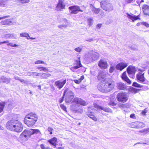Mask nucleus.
<instances>
[{
  "label": "nucleus",
  "instance_id": "nucleus-6",
  "mask_svg": "<svg viewBox=\"0 0 149 149\" xmlns=\"http://www.w3.org/2000/svg\"><path fill=\"white\" fill-rule=\"evenodd\" d=\"M32 134V132L30 130H25L20 135L19 139L21 140L26 141Z\"/></svg>",
  "mask_w": 149,
  "mask_h": 149
},
{
  "label": "nucleus",
  "instance_id": "nucleus-41",
  "mask_svg": "<svg viewBox=\"0 0 149 149\" xmlns=\"http://www.w3.org/2000/svg\"><path fill=\"white\" fill-rule=\"evenodd\" d=\"M47 130L49 132L50 134H53L52 132L54 131L53 129L51 127H49L47 129Z\"/></svg>",
  "mask_w": 149,
  "mask_h": 149
},
{
  "label": "nucleus",
  "instance_id": "nucleus-9",
  "mask_svg": "<svg viewBox=\"0 0 149 149\" xmlns=\"http://www.w3.org/2000/svg\"><path fill=\"white\" fill-rule=\"evenodd\" d=\"M71 109L76 113L81 114L83 112V110L82 107L78 104H73L71 106Z\"/></svg>",
  "mask_w": 149,
  "mask_h": 149
},
{
  "label": "nucleus",
  "instance_id": "nucleus-59",
  "mask_svg": "<svg viewBox=\"0 0 149 149\" xmlns=\"http://www.w3.org/2000/svg\"><path fill=\"white\" fill-rule=\"evenodd\" d=\"M9 42V41L6 40V41L1 42H0V45L4 43H8Z\"/></svg>",
  "mask_w": 149,
  "mask_h": 149
},
{
  "label": "nucleus",
  "instance_id": "nucleus-34",
  "mask_svg": "<svg viewBox=\"0 0 149 149\" xmlns=\"http://www.w3.org/2000/svg\"><path fill=\"white\" fill-rule=\"evenodd\" d=\"M87 115L88 117L91 118L94 121H95L97 120V118L93 114H88Z\"/></svg>",
  "mask_w": 149,
  "mask_h": 149
},
{
  "label": "nucleus",
  "instance_id": "nucleus-60",
  "mask_svg": "<svg viewBox=\"0 0 149 149\" xmlns=\"http://www.w3.org/2000/svg\"><path fill=\"white\" fill-rule=\"evenodd\" d=\"M11 35L8 34H7L5 35L4 36L6 38H8L10 37H11Z\"/></svg>",
  "mask_w": 149,
  "mask_h": 149
},
{
  "label": "nucleus",
  "instance_id": "nucleus-25",
  "mask_svg": "<svg viewBox=\"0 0 149 149\" xmlns=\"http://www.w3.org/2000/svg\"><path fill=\"white\" fill-rule=\"evenodd\" d=\"M118 88L120 90H123L125 87V85L122 83H118L117 84Z\"/></svg>",
  "mask_w": 149,
  "mask_h": 149
},
{
  "label": "nucleus",
  "instance_id": "nucleus-18",
  "mask_svg": "<svg viewBox=\"0 0 149 149\" xmlns=\"http://www.w3.org/2000/svg\"><path fill=\"white\" fill-rule=\"evenodd\" d=\"M127 65L128 64L127 63L121 62L117 65L116 66V68L117 70H121Z\"/></svg>",
  "mask_w": 149,
  "mask_h": 149
},
{
  "label": "nucleus",
  "instance_id": "nucleus-29",
  "mask_svg": "<svg viewBox=\"0 0 149 149\" xmlns=\"http://www.w3.org/2000/svg\"><path fill=\"white\" fill-rule=\"evenodd\" d=\"M38 69L40 71H44L46 72H50L48 68L45 67H38Z\"/></svg>",
  "mask_w": 149,
  "mask_h": 149
},
{
  "label": "nucleus",
  "instance_id": "nucleus-2",
  "mask_svg": "<svg viewBox=\"0 0 149 149\" xmlns=\"http://www.w3.org/2000/svg\"><path fill=\"white\" fill-rule=\"evenodd\" d=\"M6 126L8 129L17 132H21L23 128L22 123L16 120H13L8 121L6 123Z\"/></svg>",
  "mask_w": 149,
  "mask_h": 149
},
{
  "label": "nucleus",
  "instance_id": "nucleus-35",
  "mask_svg": "<svg viewBox=\"0 0 149 149\" xmlns=\"http://www.w3.org/2000/svg\"><path fill=\"white\" fill-rule=\"evenodd\" d=\"M72 99L73 97L67 96L66 98L65 101L67 103H69L72 101Z\"/></svg>",
  "mask_w": 149,
  "mask_h": 149
},
{
  "label": "nucleus",
  "instance_id": "nucleus-1",
  "mask_svg": "<svg viewBox=\"0 0 149 149\" xmlns=\"http://www.w3.org/2000/svg\"><path fill=\"white\" fill-rule=\"evenodd\" d=\"M106 74L101 72L98 75L97 78L104 85L99 84L98 86L99 90L103 93L107 92L111 90L114 87V82L110 78H105Z\"/></svg>",
  "mask_w": 149,
  "mask_h": 149
},
{
  "label": "nucleus",
  "instance_id": "nucleus-3",
  "mask_svg": "<svg viewBox=\"0 0 149 149\" xmlns=\"http://www.w3.org/2000/svg\"><path fill=\"white\" fill-rule=\"evenodd\" d=\"M38 116L35 113H30L27 115L24 120V123L29 127L33 126L37 121Z\"/></svg>",
  "mask_w": 149,
  "mask_h": 149
},
{
  "label": "nucleus",
  "instance_id": "nucleus-36",
  "mask_svg": "<svg viewBox=\"0 0 149 149\" xmlns=\"http://www.w3.org/2000/svg\"><path fill=\"white\" fill-rule=\"evenodd\" d=\"M133 86L138 88L142 87L143 86V85L139 84L136 82H133Z\"/></svg>",
  "mask_w": 149,
  "mask_h": 149
},
{
  "label": "nucleus",
  "instance_id": "nucleus-52",
  "mask_svg": "<svg viewBox=\"0 0 149 149\" xmlns=\"http://www.w3.org/2000/svg\"><path fill=\"white\" fill-rule=\"evenodd\" d=\"M40 74V73H38L36 72H33V76H38Z\"/></svg>",
  "mask_w": 149,
  "mask_h": 149
},
{
  "label": "nucleus",
  "instance_id": "nucleus-22",
  "mask_svg": "<svg viewBox=\"0 0 149 149\" xmlns=\"http://www.w3.org/2000/svg\"><path fill=\"white\" fill-rule=\"evenodd\" d=\"M11 80V79L10 78H7L3 76H2L0 78V82L7 84L10 82Z\"/></svg>",
  "mask_w": 149,
  "mask_h": 149
},
{
  "label": "nucleus",
  "instance_id": "nucleus-10",
  "mask_svg": "<svg viewBox=\"0 0 149 149\" xmlns=\"http://www.w3.org/2000/svg\"><path fill=\"white\" fill-rule=\"evenodd\" d=\"M66 3L64 0H58V3L56 7V10L57 11L62 10L65 9Z\"/></svg>",
  "mask_w": 149,
  "mask_h": 149
},
{
  "label": "nucleus",
  "instance_id": "nucleus-51",
  "mask_svg": "<svg viewBox=\"0 0 149 149\" xmlns=\"http://www.w3.org/2000/svg\"><path fill=\"white\" fill-rule=\"evenodd\" d=\"M100 11V13L99 15L100 17H102L104 15V13L102 10H101V11Z\"/></svg>",
  "mask_w": 149,
  "mask_h": 149
},
{
  "label": "nucleus",
  "instance_id": "nucleus-58",
  "mask_svg": "<svg viewBox=\"0 0 149 149\" xmlns=\"http://www.w3.org/2000/svg\"><path fill=\"white\" fill-rule=\"evenodd\" d=\"M9 17H10V16L8 15H7V16H3V17H0V20L2 19L7 18Z\"/></svg>",
  "mask_w": 149,
  "mask_h": 149
},
{
  "label": "nucleus",
  "instance_id": "nucleus-7",
  "mask_svg": "<svg viewBox=\"0 0 149 149\" xmlns=\"http://www.w3.org/2000/svg\"><path fill=\"white\" fill-rule=\"evenodd\" d=\"M116 98L118 101L123 102H125L128 99V96L125 93H120L117 95Z\"/></svg>",
  "mask_w": 149,
  "mask_h": 149
},
{
  "label": "nucleus",
  "instance_id": "nucleus-32",
  "mask_svg": "<svg viewBox=\"0 0 149 149\" xmlns=\"http://www.w3.org/2000/svg\"><path fill=\"white\" fill-rule=\"evenodd\" d=\"M0 6L2 7L7 6V4L6 1L3 0L0 1Z\"/></svg>",
  "mask_w": 149,
  "mask_h": 149
},
{
  "label": "nucleus",
  "instance_id": "nucleus-53",
  "mask_svg": "<svg viewBox=\"0 0 149 149\" xmlns=\"http://www.w3.org/2000/svg\"><path fill=\"white\" fill-rule=\"evenodd\" d=\"M19 81L21 82L22 83H24L26 84H27V83L28 82V81L26 80H24L23 79H20Z\"/></svg>",
  "mask_w": 149,
  "mask_h": 149
},
{
  "label": "nucleus",
  "instance_id": "nucleus-42",
  "mask_svg": "<svg viewBox=\"0 0 149 149\" xmlns=\"http://www.w3.org/2000/svg\"><path fill=\"white\" fill-rule=\"evenodd\" d=\"M35 63L36 64H45L44 61L40 60L36 61L35 62Z\"/></svg>",
  "mask_w": 149,
  "mask_h": 149
},
{
  "label": "nucleus",
  "instance_id": "nucleus-39",
  "mask_svg": "<svg viewBox=\"0 0 149 149\" xmlns=\"http://www.w3.org/2000/svg\"><path fill=\"white\" fill-rule=\"evenodd\" d=\"M5 104L4 102L0 103V113L3 111V109L5 106Z\"/></svg>",
  "mask_w": 149,
  "mask_h": 149
},
{
  "label": "nucleus",
  "instance_id": "nucleus-15",
  "mask_svg": "<svg viewBox=\"0 0 149 149\" xmlns=\"http://www.w3.org/2000/svg\"><path fill=\"white\" fill-rule=\"evenodd\" d=\"M98 65L100 68L102 69H105L108 67L107 61L104 59H101L100 60Z\"/></svg>",
  "mask_w": 149,
  "mask_h": 149
},
{
  "label": "nucleus",
  "instance_id": "nucleus-47",
  "mask_svg": "<svg viewBox=\"0 0 149 149\" xmlns=\"http://www.w3.org/2000/svg\"><path fill=\"white\" fill-rule=\"evenodd\" d=\"M75 51L77 52H80L81 51L82 48L80 47H79L75 49Z\"/></svg>",
  "mask_w": 149,
  "mask_h": 149
},
{
  "label": "nucleus",
  "instance_id": "nucleus-23",
  "mask_svg": "<svg viewBox=\"0 0 149 149\" xmlns=\"http://www.w3.org/2000/svg\"><path fill=\"white\" fill-rule=\"evenodd\" d=\"M0 23L2 24L3 25H11L13 24L12 19H10L2 21Z\"/></svg>",
  "mask_w": 149,
  "mask_h": 149
},
{
  "label": "nucleus",
  "instance_id": "nucleus-30",
  "mask_svg": "<svg viewBox=\"0 0 149 149\" xmlns=\"http://www.w3.org/2000/svg\"><path fill=\"white\" fill-rule=\"evenodd\" d=\"M64 21L65 23V24L61 25L58 26V27L60 28H62L63 27L66 28L68 24V22L65 19H64Z\"/></svg>",
  "mask_w": 149,
  "mask_h": 149
},
{
  "label": "nucleus",
  "instance_id": "nucleus-61",
  "mask_svg": "<svg viewBox=\"0 0 149 149\" xmlns=\"http://www.w3.org/2000/svg\"><path fill=\"white\" fill-rule=\"evenodd\" d=\"M109 104L112 106H114L116 105V104L114 102H111L109 103Z\"/></svg>",
  "mask_w": 149,
  "mask_h": 149
},
{
  "label": "nucleus",
  "instance_id": "nucleus-57",
  "mask_svg": "<svg viewBox=\"0 0 149 149\" xmlns=\"http://www.w3.org/2000/svg\"><path fill=\"white\" fill-rule=\"evenodd\" d=\"M74 81L77 84H79L81 82V80L79 79L78 80L75 79L74 80Z\"/></svg>",
  "mask_w": 149,
  "mask_h": 149
},
{
  "label": "nucleus",
  "instance_id": "nucleus-20",
  "mask_svg": "<svg viewBox=\"0 0 149 149\" xmlns=\"http://www.w3.org/2000/svg\"><path fill=\"white\" fill-rule=\"evenodd\" d=\"M57 139L56 137H53L52 139L49 140L48 141L50 143V144L54 146V148H57L56 145L57 144L56 142Z\"/></svg>",
  "mask_w": 149,
  "mask_h": 149
},
{
  "label": "nucleus",
  "instance_id": "nucleus-13",
  "mask_svg": "<svg viewBox=\"0 0 149 149\" xmlns=\"http://www.w3.org/2000/svg\"><path fill=\"white\" fill-rule=\"evenodd\" d=\"M72 102L75 103L77 104H79L84 106H86L88 104V103L86 102L84 100L78 97H75L74 98Z\"/></svg>",
  "mask_w": 149,
  "mask_h": 149
},
{
  "label": "nucleus",
  "instance_id": "nucleus-24",
  "mask_svg": "<svg viewBox=\"0 0 149 149\" xmlns=\"http://www.w3.org/2000/svg\"><path fill=\"white\" fill-rule=\"evenodd\" d=\"M122 78L123 80L126 81L128 84H130L131 83L130 80L126 76V72H124L123 73L122 76Z\"/></svg>",
  "mask_w": 149,
  "mask_h": 149
},
{
  "label": "nucleus",
  "instance_id": "nucleus-17",
  "mask_svg": "<svg viewBox=\"0 0 149 149\" xmlns=\"http://www.w3.org/2000/svg\"><path fill=\"white\" fill-rule=\"evenodd\" d=\"M93 105L94 107L95 108L97 109L98 110H100V109H102L104 111L107 112H110L111 111V110L110 109L104 107H103L100 106L96 103L94 102L93 103Z\"/></svg>",
  "mask_w": 149,
  "mask_h": 149
},
{
  "label": "nucleus",
  "instance_id": "nucleus-19",
  "mask_svg": "<svg viewBox=\"0 0 149 149\" xmlns=\"http://www.w3.org/2000/svg\"><path fill=\"white\" fill-rule=\"evenodd\" d=\"M128 18L131 20L133 22L139 18V16H136L132 14L127 13Z\"/></svg>",
  "mask_w": 149,
  "mask_h": 149
},
{
  "label": "nucleus",
  "instance_id": "nucleus-33",
  "mask_svg": "<svg viewBox=\"0 0 149 149\" xmlns=\"http://www.w3.org/2000/svg\"><path fill=\"white\" fill-rule=\"evenodd\" d=\"M41 77L42 78L46 79L51 76L50 74L49 73H42Z\"/></svg>",
  "mask_w": 149,
  "mask_h": 149
},
{
  "label": "nucleus",
  "instance_id": "nucleus-11",
  "mask_svg": "<svg viewBox=\"0 0 149 149\" xmlns=\"http://www.w3.org/2000/svg\"><path fill=\"white\" fill-rule=\"evenodd\" d=\"M136 71V70L134 66H130L127 68V72L131 78H134Z\"/></svg>",
  "mask_w": 149,
  "mask_h": 149
},
{
  "label": "nucleus",
  "instance_id": "nucleus-28",
  "mask_svg": "<svg viewBox=\"0 0 149 149\" xmlns=\"http://www.w3.org/2000/svg\"><path fill=\"white\" fill-rule=\"evenodd\" d=\"M18 2L21 5H24L30 2V0H17Z\"/></svg>",
  "mask_w": 149,
  "mask_h": 149
},
{
  "label": "nucleus",
  "instance_id": "nucleus-4",
  "mask_svg": "<svg viewBox=\"0 0 149 149\" xmlns=\"http://www.w3.org/2000/svg\"><path fill=\"white\" fill-rule=\"evenodd\" d=\"M99 57L98 53L92 51L86 54L84 59L87 62H89L97 60Z\"/></svg>",
  "mask_w": 149,
  "mask_h": 149
},
{
  "label": "nucleus",
  "instance_id": "nucleus-46",
  "mask_svg": "<svg viewBox=\"0 0 149 149\" xmlns=\"http://www.w3.org/2000/svg\"><path fill=\"white\" fill-rule=\"evenodd\" d=\"M40 147L41 149H50V148L49 147H46L44 145L42 144L40 145Z\"/></svg>",
  "mask_w": 149,
  "mask_h": 149
},
{
  "label": "nucleus",
  "instance_id": "nucleus-14",
  "mask_svg": "<svg viewBox=\"0 0 149 149\" xmlns=\"http://www.w3.org/2000/svg\"><path fill=\"white\" fill-rule=\"evenodd\" d=\"M66 82V79H61L56 81L54 83L55 85L58 88L61 89L64 86Z\"/></svg>",
  "mask_w": 149,
  "mask_h": 149
},
{
  "label": "nucleus",
  "instance_id": "nucleus-55",
  "mask_svg": "<svg viewBox=\"0 0 149 149\" xmlns=\"http://www.w3.org/2000/svg\"><path fill=\"white\" fill-rule=\"evenodd\" d=\"M7 45L10 46L12 47H15L17 46L16 44H13V43H8L7 44Z\"/></svg>",
  "mask_w": 149,
  "mask_h": 149
},
{
  "label": "nucleus",
  "instance_id": "nucleus-49",
  "mask_svg": "<svg viewBox=\"0 0 149 149\" xmlns=\"http://www.w3.org/2000/svg\"><path fill=\"white\" fill-rule=\"evenodd\" d=\"M115 70V67L113 66H111L109 68V71L110 73L112 72Z\"/></svg>",
  "mask_w": 149,
  "mask_h": 149
},
{
  "label": "nucleus",
  "instance_id": "nucleus-37",
  "mask_svg": "<svg viewBox=\"0 0 149 149\" xmlns=\"http://www.w3.org/2000/svg\"><path fill=\"white\" fill-rule=\"evenodd\" d=\"M92 11L95 13L97 14L100 11V10L99 8H95L93 7L92 9Z\"/></svg>",
  "mask_w": 149,
  "mask_h": 149
},
{
  "label": "nucleus",
  "instance_id": "nucleus-26",
  "mask_svg": "<svg viewBox=\"0 0 149 149\" xmlns=\"http://www.w3.org/2000/svg\"><path fill=\"white\" fill-rule=\"evenodd\" d=\"M136 128H141L145 126V124L142 122H137Z\"/></svg>",
  "mask_w": 149,
  "mask_h": 149
},
{
  "label": "nucleus",
  "instance_id": "nucleus-38",
  "mask_svg": "<svg viewBox=\"0 0 149 149\" xmlns=\"http://www.w3.org/2000/svg\"><path fill=\"white\" fill-rule=\"evenodd\" d=\"M137 122H134L131 123L130 125V126L132 128H136Z\"/></svg>",
  "mask_w": 149,
  "mask_h": 149
},
{
  "label": "nucleus",
  "instance_id": "nucleus-62",
  "mask_svg": "<svg viewBox=\"0 0 149 149\" xmlns=\"http://www.w3.org/2000/svg\"><path fill=\"white\" fill-rule=\"evenodd\" d=\"M33 72H29L27 73V75L29 76L33 75Z\"/></svg>",
  "mask_w": 149,
  "mask_h": 149
},
{
  "label": "nucleus",
  "instance_id": "nucleus-5",
  "mask_svg": "<svg viewBox=\"0 0 149 149\" xmlns=\"http://www.w3.org/2000/svg\"><path fill=\"white\" fill-rule=\"evenodd\" d=\"M100 4L102 8L105 11H110L113 10V6L109 0L102 1Z\"/></svg>",
  "mask_w": 149,
  "mask_h": 149
},
{
  "label": "nucleus",
  "instance_id": "nucleus-8",
  "mask_svg": "<svg viewBox=\"0 0 149 149\" xmlns=\"http://www.w3.org/2000/svg\"><path fill=\"white\" fill-rule=\"evenodd\" d=\"M144 73L143 72H140L136 75V78L138 82L141 83L146 84L147 83V81L144 77Z\"/></svg>",
  "mask_w": 149,
  "mask_h": 149
},
{
  "label": "nucleus",
  "instance_id": "nucleus-21",
  "mask_svg": "<svg viewBox=\"0 0 149 149\" xmlns=\"http://www.w3.org/2000/svg\"><path fill=\"white\" fill-rule=\"evenodd\" d=\"M143 12L145 15H149V6L148 5L144 4L142 8Z\"/></svg>",
  "mask_w": 149,
  "mask_h": 149
},
{
  "label": "nucleus",
  "instance_id": "nucleus-12",
  "mask_svg": "<svg viewBox=\"0 0 149 149\" xmlns=\"http://www.w3.org/2000/svg\"><path fill=\"white\" fill-rule=\"evenodd\" d=\"M70 12L71 13L76 14L79 11L83 12V10H81L79 6H73L69 7Z\"/></svg>",
  "mask_w": 149,
  "mask_h": 149
},
{
  "label": "nucleus",
  "instance_id": "nucleus-56",
  "mask_svg": "<svg viewBox=\"0 0 149 149\" xmlns=\"http://www.w3.org/2000/svg\"><path fill=\"white\" fill-rule=\"evenodd\" d=\"M142 24L143 25L145 26L146 27H148V26H149V24H148V23L146 22H143L142 23Z\"/></svg>",
  "mask_w": 149,
  "mask_h": 149
},
{
  "label": "nucleus",
  "instance_id": "nucleus-63",
  "mask_svg": "<svg viewBox=\"0 0 149 149\" xmlns=\"http://www.w3.org/2000/svg\"><path fill=\"white\" fill-rule=\"evenodd\" d=\"M14 78L16 80H20V79H19V77L17 76H15L14 77Z\"/></svg>",
  "mask_w": 149,
  "mask_h": 149
},
{
  "label": "nucleus",
  "instance_id": "nucleus-43",
  "mask_svg": "<svg viewBox=\"0 0 149 149\" xmlns=\"http://www.w3.org/2000/svg\"><path fill=\"white\" fill-rule=\"evenodd\" d=\"M30 130L32 132V134L34 133H40V132L39 130L38 129L32 130L31 129Z\"/></svg>",
  "mask_w": 149,
  "mask_h": 149
},
{
  "label": "nucleus",
  "instance_id": "nucleus-16",
  "mask_svg": "<svg viewBox=\"0 0 149 149\" xmlns=\"http://www.w3.org/2000/svg\"><path fill=\"white\" fill-rule=\"evenodd\" d=\"M76 65L70 68V70L74 72H77V69L81 66V64L80 63V60L76 61L75 63Z\"/></svg>",
  "mask_w": 149,
  "mask_h": 149
},
{
  "label": "nucleus",
  "instance_id": "nucleus-54",
  "mask_svg": "<svg viewBox=\"0 0 149 149\" xmlns=\"http://www.w3.org/2000/svg\"><path fill=\"white\" fill-rule=\"evenodd\" d=\"M131 48L133 50H135L137 49V46L135 45H133L131 47Z\"/></svg>",
  "mask_w": 149,
  "mask_h": 149
},
{
  "label": "nucleus",
  "instance_id": "nucleus-31",
  "mask_svg": "<svg viewBox=\"0 0 149 149\" xmlns=\"http://www.w3.org/2000/svg\"><path fill=\"white\" fill-rule=\"evenodd\" d=\"M20 37H26L27 39H29V38H28V37H29V34L27 33H20Z\"/></svg>",
  "mask_w": 149,
  "mask_h": 149
},
{
  "label": "nucleus",
  "instance_id": "nucleus-45",
  "mask_svg": "<svg viewBox=\"0 0 149 149\" xmlns=\"http://www.w3.org/2000/svg\"><path fill=\"white\" fill-rule=\"evenodd\" d=\"M60 106L61 108L64 111L66 112L67 111L65 105H64L63 104H61L60 105Z\"/></svg>",
  "mask_w": 149,
  "mask_h": 149
},
{
  "label": "nucleus",
  "instance_id": "nucleus-50",
  "mask_svg": "<svg viewBox=\"0 0 149 149\" xmlns=\"http://www.w3.org/2000/svg\"><path fill=\"white\" fill-rule=\"evenodd\" d=\"M147 112V110L145 109L143 111L141 112V114L143 116H145L146 115V113Z\"/></svg>",
  "mask_w": 149,
  "mask_h": 149
},
{
  "label": "nucleus",
  "instance_id": "nucleus-64",
  "mask_svg": "<svg viewBox=\"0 0 149 149\" xmlns=\"http://www.w3.org/2000/svg\"><path fill=\"white\" fill-rule=\"evenodd\" d=\"M101 24H98L97 25L96 27L97 28H100L101 27Z\"/></svg>",
  "mask_w": 149,
  "mask_h": 149
},
{
  "label": "nucleus",
  "instance_id": "nucleus-44",
  "mask_svg": "<svg viewBox=\"0 0 149 149\" xmlns=\"http://www.w3.org/2000/svg\"><path fill=\"white\" fill-rule=\"evenodd\" d=\"M68 96L73 97L74 96V94L72 91H70L68 93Z\"/></svg>",
  "mask_w": 149,
  "mask_h": 149
},
{
  "label": "nucleus",
  "instance_id": "nucleus-40",
  "mask_svg": "<svg viewBox=\"0 0 149 149\" xmlns=\"http://www.w3.org/2000/svg\"><path fill=\"white\" fill-rule=\"evenodd\" d=\"M87 21L89 25H91L93 23V19L91 18H88L87 19Z\"/></svg>",
  "mask_w": 149,
  "mask_h": 149
},
{
  "label": "nucleus",
  "instance_id": "nucleus-27",
  "mask_svg": "<svg viewBox=\"0 0 149 149\" xmlns=\"http://www.w3.org/2000/svg\"><path fill=\"white\" fill-rule=\"evenodd\" d=\"M119 107L123 108L124 109L125 108H129L130 107V104L128 103H126L125 104H120L119 105Z\"/></svg>",
  "mask_w": 149,
  "mask_h": 149
},
{
  "label": "nucleus",
  "instance_id": "nucleus-48",
  "mask_svg": "<svg viewBox=\"0 0 149 149\" xmlns=\"http://www.w3.org/2000/svg\"><path fill=\"white\" fill-rule=\"evenodd\" d=\"M66 92V90H65V92L64 93L63 96V97H62L59 100V102H60V103H61L62 102H63V101L64 98V95L65 94V93Z\"/></svg>",
  "mask_w": 149,
  "mask_h": 149
}]
</instances>
